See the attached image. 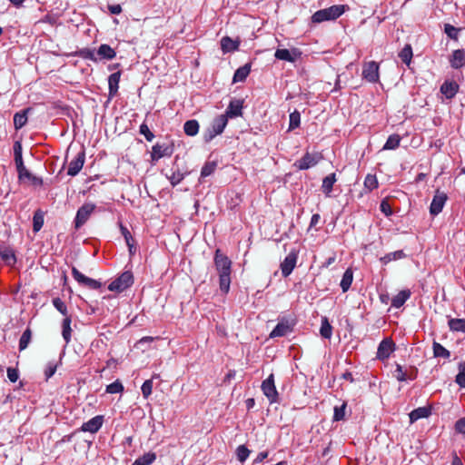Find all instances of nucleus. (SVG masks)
<instances>
[{
    "instance_id": "38",
    "label": "nucleus",
    "mask_w": 465,
    "mask_h": 465,
    "mask_svg": "<svg viewBox=\"0 0 465 465\" xmlns=\"http://www.w3.org/2000/svg\"><path fill=\"white\" fill-rule=\"evenodd\" d=\"M14 155L15 166H22L24 164L22 156V144L19 141H16L14 144Z\"/></svg>"
},
{
    "instance_id": "60",
    "label": "nucleus",
    "mask_w": 465,
    "mask_h": 465,
    "mask_svg": "<svg viewBox=\"0 0 465 465\" xmlns=\"http://www.w3.org/2000/svg\"><path fill=\"white\" fill-rule=\"evenodd\" d=\"M120 230H121L122 235L124 236L126 243L134 242L131 232H129V230L126 227H124V225L121 224Z\"/></svg>"
},
{
    "instance_id": "61",
    "label": "nucleus",
    "mask_w": 465,
    "mask_h": 465,
    "mask_svg": "<svg viewBox=\"0 0 465 465\" xmlns=\"http://www.w3.org/2000/svg\"><path fill=\"white\" fill-rule=\"evenodd\" d=\"M455 429L460 433L465 434V417L457 420Z\"/></svg>"
},
{
    "instance_id": "32",
    "label": "nucleus",
    "mask_w": 465,
    "mask_h": 465,
    "mask_svg": "<svg viewBox=\"0 0 465 465\" xmlns=\"http://www.w3.org/2000/svg\"><path fill=\"white\" fill-rule=\"evenodd\" d=\"M353 272L351 269H347L343 273L342 279L341 281V288L343 292H347L352 282Z\"/></svg>"
},
{
    "instance_id": "25",
    "label": "nucleus",
    "mask_w": 465,
    "mask_h": 465,
    "mask_svg": "<svg viewBox=\"0 0 465 465\" xmlns=\"http://www.w3.org/2000/svg\"><path fill=\"white\" fill-rule=\"evenodd\" d=\"M430 414V410L427 407H420V408L415 409L410 413L411 423H413L420 419L427 418Z\"/></svg>"
},
{
    "instance_id": "52",
    "label": "nucleus",
    "mask_w": 465,
    "mask_h": 465,
    "mask_svg": "<svg viewBox=\"0 0 465 465\" xmlns=\"http://www.w3.org/2000/svg\"><path fill=\"white\" fill-rule=\"evenodd\" d=\"M143 396L147 399L153 391V380H146L142 385Z\"/></svg>"
},
{
    "instance_id": "40",
    "label": "nucleus",
    "mask_w": 465,
    "mask_h": 465,
    "mask_svg": "<svg viewBox=\"0 0 465 465\" xmlns=\"http://www.w3.org/2000/svg\"><path fill=\"white\" fill-rule=\"evenodd\" d=\"M31 337H32V333H31V331L30 329H26L21 338H20V341H19V350L20 351H24L25 349L27 348L30 341H31Z\"/></svg>"
},
{
    "instance_id": "12",
    "label": "nucleus",
    "mask_w": 465,
    "mask_h": 465,
    "mask_svg": "<svg viewBox=\"0 0 465 465\" xmlns=\"http://www.w3.org/2000/svg\"><path fill=\"white\" fill-rule=\"evenodd\" d=\"M395 344L390 339L383 340L378 347L377 351V358L379 360L384 361L388 359L391 353L394 351Z\"/></svg>"
},
{
    "instance_id": "1",
    "label": "nucleus",
    "mask_w": 465,
    "mask_h": 465,
    "mask_svg": "<svg viewBox=\"0 0 465 465\" xmlns=\"http://www.w3.org/2000/svg\"><path fill=\"white\" fill-rule=\"evenodd\" d=\"M214 265L219 273L220 289L224 293H227L231 284L232 262L218 249L214 255Z\"/></svg>"
},
{
    "instance_id": "13",
    "label": "nucleus",
    "mask_w": 465,
    "mask_h": 465,
    "mask_svg": "<svg viewBox=\"0 0 465 465\" xmlns=\"http://www.w3.org/2000/svg\"><path fill=\"white\" fill-rule=\"evenodd\" d=\"M297 262V253L291 252L281 263L282 273L284 277L289 276L293 271Z\"/></svg>"
},
{
    "instance_id": "22",
    "label": "nucleus",
    "mask_w": 465,
    "mask_h": 465,
    "mask_svg": "<svg viewBox=\"0 0 465 465\" xmlns=\"http://www.w3.org/2000/svg\"><path fill=\"white\" fill-rule=\"evenodd\" d=\"M410 290H402L391 300V306L394 308L401 307L405 302L411 297Z\"/></svg>"
},
{
    "instance_id": "10",
    "label": "nucleus",
    "mask_w": 465,
    "mask_h": 465,
    "mask_svg": "<svg viewBox=\"0 0 465 465\" xmlns=\"http://www.w3.org/2000/svg\"><path fill=\"white\" fill-rule=\"evenodd\" d=\"M95 206L93 203H85L79 208L75 217V227H81L89 218L90 214L94 212Z\"/></svg>"
},
{
    "instance_id": "33",
    "label": "nucleus",
    "mask_w": 465,
    "mask_h": 465,
    "mask_svg": "<svg viewBox=\"0 0 465 465\" xmlns=\"http://www.w3.org/2000/svg\"><path fill=\"white\" fill-rule=\"evenodd\" d=\"M155 459L156 454L154 452H147L142 457L136 459L132 465H150L155 460Z\"/></svg>"
},
{
    "instance_id": "21",
    "label": "nucleus",
    "mask_w": 465,
    "mask_h": 465,
    "mask_svg": "<svg viewBox=\"0 0 465 465\" xmlns=\"http://www.w3.org/2000/svg\"><path fill=\"white\" fill-rule=\"evenodd\" d=\"M292 331V327L288 322H279L270 333V337H282Z\"/></svg>"
},
{
    "instance_id": "6",
    "label": "nucleus",
    "mask_w": 465,
    "mask_h": 465,
    "mask_svg": "<svg viewBox=\"0 0 465 465\" xmlns=\"http://www.w3.org/2000/svg\"><path fill=\"white\" fill-rule=\"evenodd\" d=\"M322 159L321 153H306L302 158L295 162L294 166L299 170H307L315 166Z\"/></svg>"
},
{
    "instance_id": "54",
    "label": "nucleus",
    "mask_w": 465,
    "mask_h": 465,
    "mask_svg": "<svg viewBox=\"0 0 465 465\" xmlns=\"http://www.w3.org/2000/svg\"><path fill=\"white\" fill-rule=\"evenodd\" d=\"M140 134L144 135L145 139L149 142L153 141L154 138V134L150 131L148 125L146 124H142L140 125Z\"/></svg>"
},
{
    "instance_id": "30",
    "label": "nucleus",
    "mask_w": 465,
    "mask_h": 465,
    "mask_svg": "<svg viewBox=\"0 0 465 465\" xmlns=\"http://www.w3.org/2000/svg\"><path fill=\"white\" fill-rule=\"evenodd\" d=\"M120 76V73L116 72L112 74L108 78L109 93L111 95H114L118 91Z\"/></svg>"
},
{
    "instance_id": "51",
    "label": "nucleus",
    "mask_w": 465,
    "mask_h": 465,
    "mask_svg": "<svg viewBox=\"0 0 465 465\" xmlns=\"http://www.w3.org/2000/svg\"><path fill=\"white\" fill-rule=\"evenodd\" d=\"M124 391V386L119 381H115L114 382L107 385L106 387V392L108 393H119Z\"/></svg>"
},
{
    "instance_id": "35",
    "label": "nucleus",
    "mask_w": 465,
    "mask_h": 465,
    "mask_svg": "<svg viewBox=\"0 0 465 465\" xmlns=\"http://www.w3.org/2000/svg\"><path fill=\"white\" fill-rule=\"evenodd\" d=\"M320 333L325 339H330L331 337L332 327L326 317L322 319Z\"/></svg>"
},
{
    "instance_id": "29",
    "label": "nucleus",
    "mask_w": 465,
    "mask_h": 465,
    "mask_svg": "<svg viewBox=\"0 0 465 465\" xmlns=\"http://www.w3.org/2000/svg\"><path fill=\"white\" fill-rule=\"evenodd\" d=\"M98 55L104 59H113L115 57V51L108 45H101L97 51Z\"/></svg>"
},
{
    "instance_id": "39",
    "label": "nucleus",
    "mask_w": 465,
    "mask_h": 465,
    "mask_svg": "<svg viewBox=\"0 0 465 465\" xmlns=\"http://www.w3.org/2000/svg\"><path fill=\"white\" fill-rule=\"evenodd\" d=\"M44 224V214L41 211H36L33 218V229L35 232L41 230Z\"/></svg>"
},
{
    "instance_id": "55",
    "label": "nucleus",
    "mask_w": 465,
    "mask_h": 465,
    "mask_svg": "<svg viewBox=\"0 0 465 465\" xmlns=\"http://www.w3.org/2000/svg\"><path fill=\"white\" fill-rule=\"evenodd\" d=\"M444 32L451 39L458 38L459 29L454 27L451 25H449V24L445 25Z\"/></svg>"
},
{
    "instance_id": "34",
    "label": "nucleus",
    "mask_w": 465,
    "mask_h": 465,
    "mask_svg": "<svg viewBox=\"0 0 465 465\" xmlns=\"http://www.w3.org/2000/svg\"><path fill=\"white\" fill-rule=\"evenodd\" d=\"M401 142V136L399 134H391L388 137L383 150H394L399 147Z\"/></svg>"
},
{
    "instance_id": "57",
    "label": "nucleus",
    "mask_w": 465,
    "mask_h": 465,
    "mask_svg": "<svg viewBox=\"0 0 465 465\" xmlns=\"http://www.w3.org/2000/svg\"><path fill=\"white\" fill-rule=\"evenodd\" d=\"M57 369V363L55 362H49L46 366V369L45 371V375L46 380L50 379L56 371Z\"/></svg>"
},
{
    "instance_id": "2",
    "label": "nucleus",
    "mask_w": 465,
    "mask_h": 465,
    "mask_svg": "<svg viewBox=\"0 0 465 465\" xmlns=\"http://www.w3.org/2000/svg\"><path fill=\"white\" fill-rule=\"evenodd\" d=\"M345 10L344 5H332L329 8L315 12L312 17V22L322 23L324 21L334 20L340 17Z\"/></svg>"
},
{
    "instance_id": "15",
    "label": "nucleus",
    "mask_w": 465,
    "mask_h": 465,
    "mask_svg": "<svg viewBox=\"0 0 465 465\" xmlns=\"http://www.w3.org/2000/svg\"><path fill=\"white\" fill-rule=\"evenodd\" d=\"M300 55L301 53L297 49H277L274 54L277 59L292 63L295 62Z\"/></svg>"
},
{
    "instance_id": "64",
    "label": "nucleus",
    "mask_w": 465,
    "mask_h": 465,
    "mask_svg": "<svg viewBox=\"0 0 465 465\" xmlns=\"http://www.w3.org/2000/svg\"><path fill=\"white\" fill-rule=\"evenodd\" d=\"M451 465H463L461 460L457 456V454L453 455Z\"/></svg>"
},
{
    "instance_id": "49",
    "label": "nucleus",
    "mask_w": 465,
    "mask_h": 465,
    "mask_svg": "<svg viewBox=\"0 0 465 465\" xmlns=\"http://www.w3.org/2000/svg\"><path fill=\"white\" fill-rule=\"evenodd\" d=\"M364 186L371 190H373L378 187V181L375 175L368 174L364 179Z\"/></svg>"
},
{
    "instance_id": "41",
    "label": "nucleus",
    "mask_w": 465,
    "mask_h": 465,
    "mask_svg": "<svg viewBox=\"0 0 465 465\" xmlns=\"http://www.w3.org/2000/svg\"><path fill=\"white\" fill-rule=\"evenodd\" d=\"M433 353L435 357L449 358L450 351L438 342L433 343Z\"/></svg>"
},
{
    "instance_id": "27",
    "label": "nucleus",
    "mask_w": 465,
    "mask_h": 465,
    "mask_svg": "<svg viewBox=\"0 0 465 465\" xmlns=\"http://www.w3.org/2000/svg\"><path fill=\"white\" fill-rule=\"evenodd\" d=\"M335 182H336L335 173H331L323 179L322 184V189L326 196L329 197L331 195V192L332 190V186Z\"/></svg>"
},
{
    "instance_id": "56",
    "label": "nucleus",
    "mask_w": 465,
    "mask_h": 465,
    "mask_svg": "<svg viewBox=\"0 0 465 465\" xmlns=\"http://www.w3.org/2000/svg\"><path fill=\"white\" fill-rule=\"evenodd\" d=\"M168 180L172 183V185L178 184L183 179V174L181 172H173L170 176H167Z\"/></svg>"
},
{
    "instance_id": "47",
    "label": "nucleus",
    "mask_w": 465,
    "mask_h": 465,
    "mask_svg": "<svg viewBox=\"0 0 465 465\" xmlns=\"http://www.w3.org/2000/svg\"><path fill=\"white\" fill-rule=\"evenodd\" d=\"M216 168V163L214 162L206 163L201 171V177H207L211 175Z\"/></svg>"
},
{
    "instance_id": "63",
    "label": "nucleus",
    "mask_w": 465,
    "mask_h": 465,
    "mask_svg": "<svg viewBox=\"0 0 465 465\" xmlns=\"http://www.w3.org/2000/svg\"><path fill=\"white\" fill-rule=\"evenodd\" d=\"M109 9H110L111 13L114 15H118L122 12V8L119 5H111V6H109Z\"/></svg>"
},
{
    "instance_id": "43",
    "label": "nucleus",
    "mask_w": 465,
    "mask_h": 465,
    "mask_svg": "<svg viewBox=\"0 0 465 465\" xmlns=\"http://www.w3.org/2000/svg\"><path fill=\"white\" fill-rule=\"evenodd\" d=\"M394 377L399 381H404L408 379H410V380L414 379V377L411 375L408 376L407 373L403 371V368L399 364H397L396 370L394 371Z\"/></svg>"
},
{
    "instance_id": "20",
    "label": "nucleus",
    "mask_w": 465,
    "mask_h": 465,
    "mask_svg": "<svg viewBox=\"0 0 465 465\" xmlns=\"http://www.w3.org/2000/svg\"><path fill=\"white\" fill-rule=\"evenodd\" d=\"M459 89V85L454 81H445L440 86V92L447 99L455 96Z\"/></svg>"
},
{
    "instance_id": "3",
    "label": "nucleus",
    "mask_w": 465,
    "mask_h": 465,
    "mask_svg": "<svg viewBox=\"0 0 465 465\" xmlns=\"http://www.w3.org/2000/svg\"><path fill=\"white\" fill-rule=\"evenodd\" d=\"M134 283V276L130 271L124 272L117 279L113 281L108 289L111 292H121L129 288Z\"/></svg>"
},
{
    "instance_id": "58",
    "label": "nucleus",
    "mask_w": 465,
    "mask_h": 465,
    "mask_svg": "<svg viewBox=\"0 0 465 465\" xmlns=\"http://www.w3.org/2000/svg\"><path fill=\"white\" fill-rule=\"evenodd\" d=\"M6 372L7 377L11 382H15L18 380L19 374L16 369L9 367L7 368Z\"/></svg>"
},
{
    "instance_id": "45",
    "label": "nucleus",
    "mask_w": 465,
    "mask_h": 465,
    "mask_svg": "<svg viewBox=\"0 0 465 465\" xmlns=\"http://www.w3.org/2000/svg\"><path fill=\"white\" fill-rule=\"evenodd\" d=\"M346 406V402L343 401L340 406L334 407V420H341L344 419Z\"/></svg>"
},
{
    "instance_id": "5",
    "label": "nucleus",
    "mask_w": 465,
    "mask_h": 465,
    "mask_svg": "<svg viewBox=\"0 0 465 465\" xmlns=\"http://www.w3.org/2000/svg\"><path fill=\"white\" fill-rule=\"evenodd\" d=\"M261 388L271 403L278 401L279 394L275 387L274 375L272 373L262 381Z\"/></svg>"
},
{
    "instance_id": "9",
    "label": "nucleus",
    "mask_w": 465,
    "mask_h": 465,
    "mask_svg": "<svg viewBox=\"0 0 465 465\" xmlns=\"http://www.w3.org/2000/svg\"><path fill=\"white\" fill-rule=\"evenodd\" d=\"M447 199H448V197L445 193L437 191L432 199V202L430 203V213L432 215L439 214L442 211Z\"/></svg>"
},
{
    "instance_id": "24",
    "label": "nucleus",
    "mask_w": 465,
    "mask_h": 465,
    "mask_svg": "<svg viewBox=\"0 0 465 465\" xmlns=\"http://www.w3.org/2000/svg\"><path fill=\"white\" fill-rule=\"evenodd\" d=\"M71 317L66 316L62 322V335L66 344L71 341L72 328H71Z\"/></svg>"
},
{
    "instance_id": "44",
    "label": "nucleus",
    "mask_w": 465,
    "mask_h": 465,
    "mask_svg": "<svg viewBox=\"0 0 465 465\" xmlns=\"http://www.w3.org/2000/svg\"><path fill=\"white\" fill-rule=\"evenodd\" d=\"M1 259L8 265L15 263V256L12 251L6 250L0 253Z\"/></svg>"
},
{
    "instance_id": "19",
    "label": "nucleus",
    "mask_w": 465,
    "mask_h": 465,
    "mask_svg": "<svg viewBox=\"0 0 465 465\" xmlns=\"http://www.w3.org/2000/svg\"><path fill=\"white\" fill-rule=\"evenodd\" d=\"M450 63L452 68L459 69L465 66V51L463 49H458L453 51Z\"/></svg>"
},
{
    "instance_id": "59",
    "label": "nucleus",
    "mask_w": 465,
    "mask_h": 465,
    "mask_svg": "<svg viewBox=\"0 0 465 465\" xmlns=\"http://www.w3.org/2000/svg\"><path fill=\"white\" fill-rule=\"evenodd\" d=\"M381 211L386 215V216H390L391 213H392V210H391V207L389 203V202L387 200H383L381 203Z\"/></svg>"
},
{
    "instance_id": "7",
    "label": "nucleus",
    "mask_w": 465,
    "mask_h": 465,
    "mask_svg": "<svg viewBox=\"0 0 465 465\" xmlns=\"http://www.w3.org/2000/svg\"><path fill=\"white\" fill-rule=\"evenodd\" d=\"M362 78L370 83H376L379 80V64L374 61L363 64Z\"/></svg>"
},
{
    "instance_id": "14",
    "label": "nucleus",
    "mask_w": 465,
    "mask_h": 465,
    "mask_svg": "<svg viewBox=\"0 0 465 465\" xmlns=\"http://www.w3.org/2000/svg\"><path fill=\"white\" fill-rule=\"evenodd\" d=\"M17 173H18V179L21 182H25V180L31 182L34 185H41L43 183V181L41 178H38L35 175H33L23 164L22 166L16 167Z\"/></svg>"
},
{
    "instance_id": "31",
    "label": "nucleus",
    "mask_w": 465,
    "mask_h": 465,
    "mask_svg": "<svg viewBox=\"0 0 465 465\" xmlns=\"http://www.w3.org/2000/svg\"><path fill=\"white\" fill-rule=\"evenodd\" d=\"M184 133L189 136H194L199 132V124L196 120H189L183 125Z\"/></svg>"
},
{
    "instance_id": "62",
    "label": "nucleus",
    "mask_w": 465,
    "mask_h": 465,
    "mask_svg": "<svg viewBox=\"0 0 465 465\" xmlns=\"http://www.w3.org/2000/svg\"><path fill=\"white\" fill-rule=\"evenodd\" d=\"M268 456L267 451L260 452L254 460V462H262Z\"/></svg>"
},
{
    "instance_id": "53",
    "label": "nucleus",
    "mask_w": 465,
    "mask_h": 465,
    "mask_svg": "<svg viewBox=\"0 0 465 465\" xmlns=\"http://www.w3.org/2000/svg\"><path fill=\"white\" fill-rule=\"evenodd\" d=\"M301 117L298 112L292 113L290 114V126L289 129L292 130L300 125Z\"/></svg>"
},
{
    "instance_id": "16",
    "label": "nucleus",
    "mask_w": 465,
    "mask_h": 465,
    "mask_svg": "<svg viewBox=\"0 0 465 465\" xmlns=\"http://www.w3.org/2000/svg\"><path fill=\"white\" fill-rule=\"evenodd\" d=\"M104 423V416L97 415L82 425L83 431L97 432Z\"/></svg>"
},
{
    "instance_id": "26",
    "label": "nucleus",
    "mask_w": 465,
    "mask_h": 465,
    "mask_svg": "<svg viewBox=\"0 0 465 465\" xmlns=\"http://www.w3.org/2000/svg\"><path fill=\"white\" fill-rule=\"evenodd\" d=\"M30 109H25L24 111L18 112L14 115V125L16 130L24 127L27 122V113Z\"/></svg>"
},
{
    "instance_id": "36",
    "label": "nucleus",
    "mask_w": 465,
    "mask_h": 465,
    "mask_svg": "<svg viewBox=\"0 0 465 465\" xmlns=\"http://www.w3.org/2000/svg\"><path fill=\"white\" fill-rule=\"evenodd\" d=\"M449 327L451 331L465 332V319H450Z\"/></svg>"
},
{
    "instance_id": "28",
    "label": "nucleus",
    "mask_w": 465,
    "mask_h": 465,
    "mask_svg": "<svg viewBox=\"0 0 465 465\" xmlns=\"http://www.w3.org/2000/svg\"><path fill=\"white\" fill-rule=\"evenodd\" d=\"M251 72V65L250 64H244L243 66L238 68L233 75V82H242L244 81L247 76L249 75Z\"/></svg>"
},
{
    "instance_id": "42",
    "label": "nucleus",
    "mask_w": 465,
    "mask_h": 465,
    "mask_svg": "<svg viewBox=\"0 0 465 465\" xmlns=\"http://www.w3.org/2000/svg\"><path fill=\"white\" fill-rule=\"evenodd\" d=\"M404 257V252L402 251H396L393 252H390L381 258V262L383 263H388L393 260H399Z\"/></svg>"
},
{
    "instance_id": "11",
    "label": "nucleus",
    "mask_w": 465,
    "mask_h": 465,
    "mask_svg": "<svg viewBox=\"0 0 465 465\" xmlns=\"http://www.w3.org/2000/svg\"><path fill=\"white\" fill-rule=\"evenodd\" d=\"M84 159H85V153H84V151L82 150L81 152H79L77 153V155L74 157V159H73L69 163L67 174L70 176L76 175L83 168L84 163Z\"/></svg>"
},
{
    "instance_id": "48",
    "label": "nucleus",
    "mask_w": 465,
    "mask_h": 465,
    "mask_svg": "<svg viewBox=\"0 0 465 465\" xmlns=\"http://www.w3.org/2000/svg\"><path fill=\"white\" fill-rule=\"evenodd\" d=\"M53 305L54 308L60 312L64 317L69 316L67 314V307L65 303L60 298L53 299Z\"/></svg>"
},
{
    "instance_id": "50",
    "label": "nucleus",
    "mask_w": 465,
    "mask_h": 465,
    "mask_svg": "<svg viewBox=\"0 0 465 465\" xmlns=\"http://www.w3.org/2000/svg\"><path fill=\"white\" fill-rule=\"evenodd\" d=\"M459 373L456 376V382L460 386L465 388V361L460 363L459 366Z\"/></svg>"
},
{
    "instance_id": "17",
    "label": "nucleus",
    "mask_w": 465,
    "mask_h": 465,
    "mask_svg": "<svg viewBox=\"0 0 465 465\" xmlns=\"http://www.w3.org/2000/svg\"><path fill=\"white\" fill-rule=\"evenodd\" d=\"M242 114V100H232L230 102L225 114L226 118H235L241 116Z\"/></svg>"
},
{
    "instance_id": "37",
    "label": "nucleus",
    "mask_w": 465,
    "mask_h": 465,
    "mask_svg": "<svg viewBox=\"0 0 465 465\" xmlns=\"http://www.w3.org/2000/svg\"><path fill=\"white\" fill-rule=\"evenodd\" d=\"M399 56L404 64L409 65L412 59L411 46L410 45H406L403 47V49L400 52Z\"/></svg>"
},
{
    "instance_id": "46",
    "label": "nucleus",
    "mask_w": 465,
    "mask_h": 465,
    "mask_svg": "<svg viewBox=\"0 0 465 465\" xmlns=\"http://www.w3.org/2000/svg\"><path fill=\"white\" fill-rule=\"evenodd\" d=\"M249 454L250 450L244 445H240L236 449L237 459L241 462H244L248 459Z\"/></svg>"
},
{
    "instance_id": "4",
    "label": "nucleus",
    "mask_w": 465,
    "mask_h": 465,
    "mask_svg": "<svg viewBox=\"0 0 465 465\" xmlns=\"http://www.w3.org/2000/svg\"><path fill=\"white\" fill-rule=\"evenodd\" d=\"M228 119L226 118V115L221 114L218 117H216L211 127L206 131L204 134V140L205 142H210L213 140L216 135L221 134L225 126L227 125Z\"/></svg>"
},
{
    "instance_id": "23",
    "label": "nucleus",
    "mask_w": 465,
    "mask_h": 465,
    "mask_svg": "<svg viewBox=\"0 0 465 465\" xmlns=\"http://www.w3.org/2000/svg\"><path fill=\"white\" fill-rule=\"evenodd\" d=\"M221 47L223 53L235 51L239 47V41L232 40L229 36H224L221 40Z\"/></svg>"
},
{
    "instance_id": "18",
    "label": "nucleus",
    "mask_w": 465,
    "mask_h": 465,
    "mask_svg": "<svg viewBox=\"0 0 465 465\" xmlns=\"http://www.w3.org/2000/svg\"><path fill=\"white\" fill-rule=\"evenodd\" d=\"M172 149L166 144L156 143L152 148L151 157L153 161H158L164 156H170Z\"/></svg>"
},
{
    "instance_id": "8",
    "label": "nucleus",
    "mask_w": 465,
    "mask_h": 465,
    "mask_svg": "<svg viewBox=\"0 0 465 465\" xmlns=\"http://www.w3.org/2000/svg\"><path fill=\"white\" fill-rule=\"evenodd\" d=\"M72 274L75 281L90 289L97 290L101 287V283L98 281L84 275L74 267L72 269Z\"/></svg>"
}]
</instances>
